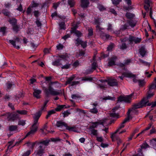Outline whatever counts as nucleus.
Segmentation results:
<instances>
[{
  "label": "nucleus",
  "mask_w": 156,
  "mask_h": 156,
  "mask_svg": "<svg viewBox=\"0 0 156 156\" xmlns=\"http://www.w3.org/2000/svg\"><path fill=\"white\" fill-rule=\"evenodd\" d=\"M55 110H52L48 111V114L46 116V119H48L51 115L55 114Z\"/></svg>",
  "instance_id": "32"
},
{
  "label": "nucleus",
  "mask_w": 156,
  "mask_h": 156,
  "mask_svg": "<svg viewBox=\"0 0 156 156\" xmlns=\"http://www.w3.org/2000/svg\"><path fill=\"white\" fill-rule=\"evenodd\" d=\"M39 5V4L38 3H37L35 2L34 1H32L30 5L32 8L36 7H38Z\"/></svg>",
  "instance_id": "42"
},
{
  "label": "nucleus",
  "mask_w": 156,
  "mask_h": 156,
  "mask_svg": "<svg viewBox=\"0 0 156 156\" xmlns=\"http://www.w3.org/2000/svg\"><path fill=\"white\" fill-rule=\"evenodd\" d=\"M59 4L60 3L59 2H58L57 3H53V8L55 10H56L58 7V6Z\"/></svg>",
  "instance_id": "59"
},
{
  "label": "nucleus",
  "mask_w": 156,
  "mask_h": 156,
  "mask_svg": "<svg viewBox=\"0 0 156 156\" xmlns=\"http://www.w3.org/2000/svg\"><path fill=\"white\" fill-rule=\"evenodd\" d=\"M105 85L103 84H97V87L100 88L101 89H104L106 88Z\"/></svg>",
  "instance_id": "56"
},
{
  "label": "nucleus",
  "mask_w": 156,
  "mask_h": 156,
  "mask_svg": "<svg viewBox=\"0 0 156 156\" xmlns=\"http://www.w3.org/2000/svg\"><path fill=\"white\" fill-rule=\"evenodd\" d=\"M50 140L48 139H46L45 140H41V141H37V144L38 145H41L43 146H47L49 144Z\"/></svg>",
  "instance_id": "16"
},
{
  "label": "nucleus",
  "mask_w": 156,
  "mask_h": 156,
  "mask_svg": "<svg viewBox=\"0 0 156 156\" xmlns=\"http://www.w3.org/2000/svg\"><path fill=\"white\" fill-rule=\"evenodd\" d=\"M17 126L16 125H12L10 126L9 127V129L10 131H13L17 130Z\"/></svg>",
  "instance_id": "38"
},
{
  "label": "nucleus",
  "mask_w": 156,
  "mask_h": 156,
  "mask_svg": "<svg viewBox=\"0 0 156 156\" xmlns=\"http://www.w3.org/2000/svg\"><path fill=\"white\" fill-rule=\"evenodd\" d=\"M97 8L101 12L105 10L106 9V8L103 5L101 4L98 5Z\"/></svg>",
  "instance_id": "33"
},
{
  "label": "nucleus",
  "mask_w": 156,
  "mask_h": 156,
  "mask_svg": "<svg viewBox=\"0 0 156 156\" xmlns=\"http://www.w3.org/2000/svg\"><path fill=\"white\" fill-rule=\"evenodd\" d=\"M102 38H104V37L107 39H108L111 37L109 34H106L104 33H103L101 36Z\"/></svg>",
  "instance_id": "60"
},
{
  "label": "nucleus",
  "mask_w": 156,
  "mask_h": 156,
  "mask_svg": "<svg viewBox=\"0 0 156 156\" xmlns=\"http://www.w3.org/2000/svg\"><path fill=\"white\" fill-rule=\"evenodd\" d=\"M9 22L12 25L13 30L17 32L19 30V27L17 25L16 20H9Z\"/></svg>",
  "instance_id": "13"
},
{
  "label": "nucleus",
  "mask_w": 156,
  "mask_h": 156,
  "mask_svg": "<svg viewBox=\"0 0 156 156\" xmlns=\"http://www.w3.org/2000/svg\"><path fill=\"white\" fill-rule=\"evenodd\" d=\"M71 64L69 63H67L66 64L61 67V68L62 69H67L70 68Z\"/></svg>",
  "instance_id": "50"
},
{
  "label": "nucleus",
  "mask_w": 156,
  "mask_h": 156,
  "mask_svg": "<svg viewBox=\"0 0 156 156\" xmlns=\"http://www.w3.org/2000/svg\"><path fill=\"white\" fill-rule=\"evenodd\" d=\"M58 57L62 58L63 59H66L67 57V55L66 54L60 55L58 56Z\"/></svg>",
  "instance_id": "64"
},
{
  "label": "nucleus",
  "mask_w": 156,
  "mask_h": 156,
  "mask_svg": "<svg viewBox=\"0 0 156 156\" xmlns=\"http://www.w3.org/2000/svg\"><path fill=\"white\" fill-rule=\"evenodd\" d=\"M33 95L37 99L41 98L40 94L41 93V91L40 90L34 89Z\"/></svg>",
  "instance_id": "18"
},
{
  "label": "nucleus",
  "mask_w": 156,
  "mask_h": 156,
  "mask_svg": "<svg viewBox=\"0 0 156 156\" xmlns=\"http://www.w3.org/2000/svg\"><path fill=\"white\" fill-rule=\"evenodd\" d=\"M48 100H47L44 102L43 105L42 106L41 108V110L42 111H46L47 107V104L48 102Z\"/></svg>",
  "instance_id": "31"
},
{
  "label": "nucleus",
  "mask_w": 156,
  "mask_h": 156,
  "mask_svg": "<svg viewBox=\"0 0 156 156\" xmlns=\"http://www.w3.org/2000/svg\"><path fill=\"white\" fill-rule=\"evenodd\" d=\"M59 27L61 29H65V24L64 22H61L59 24Z\"/></svg>",
  "instance_id": "62"
},
{
  "label": "nucleus",
  "mask_w": 156,
  "mask_h": 156,
  "mask_svg": "<svg viewBox=\"0 0 156 156\" xmlns=\"http://www.w3.org/2000/svg\"><path fill=\"white\" fill-rule=\"evenodd\" d=\"M64 105H59L55 108V111H60L65 106Z\"/></svg>",
  "instance_id": "51"
},
{
  "label": "nucleus",
  "mask_w": 156,
  "mask_h": 156,
  "mask_svg": "<svg viewBox=\"0 0 156 156\" xmlns=\"http://www.w3.org/2000/svg\"><path fill=\"white\" fill-rule=\"evenodd\" d=\"M71 97L73 99H76L77 98H80L81 96L79 94H74L72 95Z\"/></svg>",
  "instance_id": "61"
},
{
  "label": "nucleus",
  "mask_w": 156,
  "mask_h": 156,
  "mask_svg": "<svg viewBox=\"0 0 156 156\" xmlns=\"http://www.w3.org/2000/svg\"><path fill=\"white\" fill-rule=\"evenodd\" d=\"M129 27V26L127 23H126L125 24L122 26L120 30L122 31L124 30L128 29Z\"/></svg>",
  "instance_id": "43"
},
{
  "label": "nucleus",
  "mask_w": 156,
  "mask_h": 156,
  "mask_svg": "<svg viewBox=\"0 0 156 156\" xmlns=\"http://www.w3.org/2000/svg\"><path fill=\"white\" fill-rule=\"evenodd\" d=\"M33 13L34 15L36 18V20H38V18L41 15L40 12L38 10H35L33 12Z\"/></svg>",
  "instance_id": "35"
},
{
  "label": "nucleus",
  "mask_w": 156,
  "mask_h": 156,
  "mask_svg": "<svg viewBox=\"0 0 156 156\" xmlns=\"http://www.w3.org/2000/svg\"><path fill=\"white\" fill-rule=\"evenodd\" d=\"M51 17L52 18L55 17L61 20H67V17L65 15L58 13L57 12L53 13L51 15Z\"/></svg>",
  "instance_id": "12"
},
{
  "label": "nucleus",
  "mask_w": 156,
  "mask_h": 156,
  "mask_svg": "<svg viewBox=\"0 0 156 156\" xmlns=\"http://www.w3.org/2000/svg\"><path fill=\"white\" fill-rule=\"evenodd\" d=\"M154 81H155L154 83L151 84L149 87V90H150L156 88V78H154Z\"/></svg>",
  "instance_id": "40"
},
{
  "label": "nucleus",
  "mask_w": 156,
  "mask_h": 156,
  "mask_svg": "<svg viewBox=\"0 0 156 156\" xmlns=\"http://www.w3.org/2000/svg\"><path fill=\"white\" fill-rule=\"evenodd\" d=\"M31 8H32L30 5L27 8V10L26 12L27 14V15H30L31 14L32 11V9H31Z\"/></svg>",
  "instance_id": "52"
},
{
  "label": "nucleus",
  "mask_w": 156,
  "mask_h": 156,
  "mask_svg": "<svg viewBox=\"0 0 156 156\" xmlns=\"http://www.w3.org/2000/svg\"><path fill=\"white\" fill-rule=\"evenodd\" d=\"M81 5L83 8H87L90 2L89 0H81Z\"/></svg>",
  "instance_id": "20"
},
{
  "label": "nucleus",
  "mask_w": 156,
  "mask_h": 156,
  "mask_svg": "<svg viewBox=\"0 0 156 156\" xmlns=\"http://www.w3.org/2000/svg\"><path fill=\"white\" fill-rule=\"evenodd\" d=\"M127 46L126 44L125 43H123L122 45L120 46V48L122 50H124L127 48Z\"/></svg>",
  "instance_id": "57"
},
{
  "label": "nucleus",
  "mask_w": 156,
  "mask_h": 156,
  "mask_svg": "<svg viewBox=\"0 0 156 156\" xmlns=\"http://www.w3.org/2000/svg\"><path fill=\"white\" fill-rule=\"evenodd\" d=\"M116 110V108H113L112 109V111L113 112H110L109 113V115H110V117L114 118H118V115L115 113L114 112Z\"/></svg>",
  "instance_id": "25"
},
{
  "label": "nucleus",
  "mask_w": 156,
  "mask_h": 156,
  "mask_svg": "<svg viewBox=\"0 0 156 156\" xmlns=\"http://www.w3.org/2000/svg\"><path fill=\"white\" fill-rule=\"evenodd\" d=\"M75 44L76 45L78 46L81 44V41H82V40L80 39L79 38H77L75 40Z\"/></svg>",
  "instance_id": "54"
},
{
  "label": "nucleus",
  "mask_w": 156,
  "mask_h": 156,
  "mask_svg": "<svg viewBox=\"0 0 156 156\" xmlns=\"http://www.w3.org/2000/svg\"><path fill=\"white\" fill-rule=\"evenodd\" d=\"M6 28L5 27H2L0 28V32H2L3 35H5V30Z\"/></svg>",
  "instance_id": "58"
},
{
  "label": "nucleus",
  "mask_w": 156,
  "mask_h": 156,
  "mask_svg": "<svg viewBox=\"0 0 156 156\" xmlns=\"http://www.w3.org/2000/svg\"><path fill=\"white\" fill-rule=\"evenodd\" d=\"M137 22L136 20H128L127 23L128 25L133 27L136 25Z\"/></svg>",
  "instance_id": "22"
},
{
  "label": "nucleus",
  "mask_w": 156,
  "mask_h": 156,
  "mask_svg": "<svg viewBox=\"0 0 156 156\" xmlns=\"http://www.w3.org/2000/svg\"><path fill=\"white\" fill-rule=\"evenodd\" d=\"M138 83L140 87H143L145 85L146 82L144 80H139Z\"/></svg>",
  "instance_id": "39"
},
{
  "label": "nucleus",
  "mask_w": 156,
  "mask_h": 156,
  "mask_svg": "<svg viewBox=\"0 0 156 156\" xmlns=\"http://www.w3.org/2000/svg\"><path fill=\"white\" fill-rule=\"evenodd\" d=\"M112 4L115 5L119 4L120 2L122 1V0H111Z\"/></svg>",
  "instance_id": "48"
},
{
  "label": "nucleus",
  "mask_w": 156,
  "mask_h": 156,
  "mask_svg": "<svg viewBox=\"0 0 156 156\" xmlns=\"http://www.w3.org/2000/svg\"><path fill=\"white\" fill-rule=\"evenodd\" d=\"M75 76L74 75H73L71 76L69 78L67 81L66 82V84H70L72 82V81L75 78Z\"/></svg>",
  "instance_id": "30"
},
{
  "label": "nucleus",
  "mask_w": 156,
  "mask_h": 156,
  "mask_svg": "<svg viewBox=\"0 0 156 156\" xmlns=\"http://www.w3.org/2000/svg\"><path fill=\"white\" fill-rule=\"evenodd\" d=\"M66 129L69 131H73L75 132H77V128L75 126H68L67 125L66 127Z\"/></svg>",
  "instance_id": "21"
},
{
  "label": "nucleus",
  "mask_w": 156,
  "mask_h": 156,
  "mask_svg": "<svg viewBox=\"0 0 156 156\" xmlns=\"http://www.w3.org/2000/svg\"><path fill=\"white\" fill-rule=\"evenodd\" d=\"M67 124L64 122H63L62 121L60 120L58 121L57 122L56 126L58 127H62L64 126L66 127Z\"/></svg>",
  "instance_id": "23"
},
{
  "label": "nucleus",
  "mask_w": 156,
  "mask_h": 156,
  "mask_svg": "<svg viewBox=\"0 0 156 156\" xmlns=\"http://www.w3.org/2000/svg\"><path fill=\"white\" fill-rule=\"evenodd\" d=\"M114 46V44L113 43H111L107 47V51H111Z\"/></svg>",
  "instance_id": "55"
},
{
  "label": "nucleus",
  "mask_w": 156,
  "mask_h": 156,
  "mask_svg": "<svg viewBox=\"0 0 156 156\" xmlns=\"http://www.w3.org/2000/svg\"><path fill=\"white\" fill-rule=\"evenodd\" d=\"M61 61V59H58V60H55L52 62V64L54 66H62V64L60 62Z\"/></svg>",
  "instance_id": "28"
},
{
  "label": "nucleus",
  "mask_w": 156,
  "mask_h": 156,
  "mask_svg": "<svg viewBox=\"0 0 156 156\" xmlns=\"http://www.w3.org/2000/svg\"><path fill=\"white\" fill-rule=\"evenodd\" d=\"M37 141L34 142H29L26 143V144L28 147L33 149L34 147L36 144H37Z\"/></svg>",
  "instance_id": "26"
},
{
  "label": "nucleus",
  "mask_w": 156,
  "mask_h": 156,
  "mask_svg": "<svg viewBox=\"0 0 156 156\" xmlns=\"http://www.w3.org/2000/svg\"><path fill=\"white\" fill-rule=\"evenodd\" d=\"M148 101L149 100H147V98H143L140 102L134 104L133 106L132 109L135 110L146 106Z\"/></svg>",
  "instance_id": "4"
},
{
  "label": "nucleus",
  "mask_w": 156,
  "mask_h": 156,
  "mask_svg": "<svg viewBox=\"0 0 156 156\" xmlns=\"http://www.w3.org/2000/svg\"><path fill=\"white\" fill-rule=\"evenodd\" d=\"M122 75L126 77L133 78V81L135 83H138V82L139 80L136 78V76L135 75L129 73H124Z\"/></svg>",
  "instance_id": "11"
},
{
  "label": "nucleus",
  "mask_w": 156,
  "mask_h": 156,
  "mask_svg": "<svg viewBox=\"0 0 156 156\" xmlns=\"http://www.w3.org/2000/svg\"><path fill=\"white\" fill-rule=\"evenodd\" d=\"M139 52L142 57H144V56L146 53V51L144 46H142L141 48L140 49Z\"/></svg>",
  "instance_id": "24"
},
{
  "label": "nucleus",
  "mask_w": 156,
  "mask_h": 156,
  "mask_svg": "<svg viewBox=\"0 0 156 156\" xmlns=\"http://www.w3.org/2000/svg\"><path fill=\"white\" fill-rule=\"evenodd\" d=\"M75 3L74 0H68V3L70 7H73L75 5Z\"/></svg>",
  "instance_id": "34"
},
{
  "label": "nucleus",
  "mask_w": 156,
  "mask_h": 156,
  "mask_svg": "<svg viewBox=\"0 0 156 156\" xmlns=\"http://www.w3.org/2000/svg\"><path fill=\"white\" fill-rule=\"evenodd\" d=\"M117 58L116 56H114L109 59L108 66H111L115 65V61Z\"/></svg>",
  "instance_id": "19"
},
{
  "label": "nucleus",
  "mask_w": 156,
  "mask_h": 156,
  "mask_svg": "<svg viewBox=\"0 0 156 156\" xmlns=\"http://www.w3.org/2000/svg\"><path fill=\"white\" fill-rule=\"evenodd\" d=\"M45 147L41 145H39L38 150L35 152L36 155H41L44 153Z\"/></svg>",
  "instance_id": "14"
},
{
  "label": "nucleus",
  "mask_w": 156,
  "mask_h": 156,
  "mask_svg": "<svg viewBox=\"0 0 156 156\" xmlns=\"http://www.w3.org/2000/svg\"><path fill=\"white\" fill-rule=\"evenodd\" d=\"M88 37L91 36L93 35V29L91 27L89 28L88 30Z\"/></svg>",
  "instance_id": "49"
},
{
  "label": "nucleus",
  "mask_w": 156,
  "mask_h": 156,
  "mask_svg": "<svg viewBox=\"0 0 156 156\" xmlns=\"http://www.w3.org/2000/svg\"><path fill=\"white\" fill-rule=\"evenodd\" d=\"M7 119L9 121H14L20 119V115L18 114L14 113H7Z\"/></svg>",
  "instance_id": "7"
},
{
  "label": "nucleus",
  "mask_w": 156,
  "mask_h": 156,
  "mask_svg": "<svg viewBox=\"0 0 156 156\" xmlns=\"http://www.w3.org/2000/svg\"><path fill=\"white\" fill-rule=\"evenodd\" d=\"M112 139L113 141H115L116 140L117 141V143L118 147L119 145L122 142H121V140L120 139V138L119 137H118L116 135L115 138V139H113V140L112 138Z\"/></svg>",
  "instance_id": "45"
},
{
  "label": "nucleus",
  "mask_w": 156,
  "mask_h": 156,
  "mask_svg": "<svg viewBox=\"0 0 156 156\" xmlns=\"http://www.w3.org/2000/svg\"><path fill=\"white\" fill-rule=\"evenodd\" d=\"M45 82L41 83V85L46 94L48 96L49 94L53 96H56L60 94H62L64 93V90H55L51 86H49L48 88H46L43 85Z\"/></svg>",
  "instance_id": "1"
},
{
  "label": "nucleus",
  "mask_w": 156,
  "mask_h": 156,
  "mask_svg": "<svg viewBox=\"0 0 156 156\" xmlns=\"http://www.w3.org/2000/svg\"><path fill=\"white\" fill-rule=\"evenodd\" d=\"M80 23L79 22H77L76 24L73 23L72 24L73 27L71 28V30L70 31L71 33H74L78 37H81L82 35V34L79 31L76 30V29L78 27V25Z\"/></svg>",
  "instance_id": "6"
},
{
  "label": "nucleus",
  "mask_w": 156,
  "mask_h": 156,
  "mask_svg": "<svg viewBox=\"0 0 156 156\" xmlns=\"http://www.w3.org/2000/svg\"><path fill=\"white\" fill-rule=\"evenodd\" d=\"M93 80V78L91 77L86 76L82 78V80L84 81H91Z\"/></svg>",
  "instance_id": "41"
},
{
  "label": "nucleus",
  "mask_w": 156,
  "mask_h": 156,
  "mask_svg": "<svg viewBox=\"0 0 156 156\" xmlns=\"http://www.w3.org/2000/svg\"><path fill=\"white\" fill-rule=\"evenodd\" d=\"M90 132V134L97 136L98 135V132L97 130L95 129H89Z\"/></svg>",
  "instance_id": "29"
},
{
  "label": "nucleus",
  "mask_w": 156,
  "mask_h": 156,
  "mask_svg": "<svg viewBox=\"0 0 156 156\" xmlns=\"http://www.w3.org/2000/svg\"><path fill=\"white\" fill-rule=\"evenodd\" d=\"M2 13H3L4 16L9 17L10 16L11 13L10 12L8 11L6 9H3L2 11Z\"/></svg>",
  "instance_id": "27"
},
{
  "label": "nucleus",
  "mask_w": 156,
  "mask_h": 156,
  "mask_svg": "<svg viewBox=\"0 0 156 156\" xmlns=\"http://www.w3.org/2000/svg\"><path fill=\"white\" fill-rule=\"evenodd\" d=\"M41 114V111H39L34 114V116L33 117L34 119V122L35 123H38V120Z\"/></svg>",
  "instance_id": "17"
},
{
  "label": "nucleus",
  "mask_w": 156,
  "mask_h": 156,
  "mask_svg": "<svg viewBox=\"0 0 156 156\" xmlns=\"http://www.w3.org/2000/svg\"><path fill=\"white\" fill-rule=\"evenodd\" d=\"M16 112L22 115H26L27 113V111L25 110H17Z\"/></svg>",
  "instance_id": "37"
},
{
  "label": "nucleus",
  "mask_w": 156,
  "mask_h": 156,
  "mask_svg": "<svg viewBox=\"0 0 156 156\" xmlns=\"http://www.w3.org/2000/svg\"><path fill=\"white\" fill-rule=\"evenodd\" d=\"M98 65L96 62H93L91 65V68L90 69L87 70V74H89L92 73L93 71L95 70L97 68H98Z\"/></svg>",
  "instance_id": "15"
},
{
  "label": "nucleus",
  "mask_w": 156,
  "mask_h": 156,
  "mask_svg": "<svg viewBox=\"0 0 156 156\" xmlns=\"http://www.w3.org/2000/svg\"><path fill=\"white\" fill-rule=\"evenodd\" d=\"M50 3V1L49 0H47L44 2L42 5V8H44L45 7H48L49 6Z\"/></svg>",
  "instance_id": "47"
},
{
  "label": "nucleus",
  "mask_w": 156,
  "mask_h": 156,
  "mask_svg": "<svg viewBox=\"0 0 156 156\" xmlns=\"http://www.w3.org/2000/svg\"><path fill=\"white\" fill-rule=\"evenodd\" d=\"M135 37L129 35L128 39L129 41L130 44H132L133 42H134Z\"/></svg>",
  "instance_id": "44"
},
{
  "label": "nucleus",
  "mask_w": 156,
  "mask_h": 156,
  "mask_svg": "<svg viewBox=\"0 0 156 156\" xmlns=\"http://www.w3.org/2000/svg\"><path fill=\"white\" fill-rule=\"evenodd\" d=\"M90 111L91 113L95 114H97L98 112V110L96 108L90 109Z\"/></svg>",
  "instance_id": "53"
},
{
  "label": "nucleus",
  "mask_w": 156,
  "mask_h": 156,
  "mask_svg": "<svg viewBox=\"0 0 156 156\" xmlns=\"http://www.w3.org/2000/svg\"><path fill=\"white\" fill-rule=\"evenodd\" d=\"M134 93H132L128 95H126L125 96H119L117 100L118 102H122L124 101L126 103H130L132 99L134 98L133 97L134 96Z\"/></svg>",
  "instance_id": "3"
},
{
  "label": "nucleus",
  "mask_w": 156,
  "mask_h": 156,
  "mask_svg": "<svg viewBox=\"0 0 156 156\" xmlns=\"http://www.w3.org/2000/svg\"><path fill=\"white\" fill-rule=\"evenodd\" d=\"M115 97H112L111 96H108L106 97L103 98V100H111L112 101H115Z\"/></svg>",
  "instance_id": "46"
},
{
  "label": "nucleus",
  "mask_w": 156,
  "mask_h": 156,
  "mask_svg": "<svg viewBox=\"0 0 156 156\" xmlns=\"http://www.w3.org/2000/svg\"><path fill=\"white\" fill-rule=\"evenodd\" d=\"M108 84L110 86H117L118 85V81L112 77L108 78Z\"/></svg>",
  "instance_id": "9"
},
{
  "label": "nucleus",
  "mask_w": 156,
  "mask_h": 156,
  "mask_svg": "<svg viewBox=\"0 0 156 156\" xmlns=\"http://www.w3.org/2000/svg\"><path fill=\"white\" fill-rule=\"evenodd\" d=\"M80 45L83 48H85L87 46V42L82 41Z\"/></svg>",
  "instance_id": "63"
},
{
  "label": "nucleus",
  "mask_w": 156,
  "mask_h": 156,
  "mask_svg": "<svg viewBox=\"0 0 156 156\" xmlns=\"http://www.w3.org/2000/svg\"><path fill=\"white\" fill-rule=\"evenodd\" d=\"M129 120L128 118H125L124 121L122 122L121 124L119 126V127L116 130V131L113 133L111 136V138L113 140L116 137V134L122 128H123L125 125L124 124L126 123L127 121Z\"/></svg>",
  "instance_id": "8"
},
{
  "label": "nucleus",
  "mask_w": 156,
  "mask_h": 156,
  "mask_svg": "<svg viewBox=\"0 0 156 156\" xmlns=\"http://www.w3.org/2000/svg\"><path fill=\"white\" fill-rule=\"evenodd\" d=\"M20 39L19 37H16L15 38H14V40H8L9 41V43L11 44L13 47L15 48H16V49H18L20 48V47L18 45H16V43H19L20 42Z\"/></svg>",
  "instance_id": "10"
},
{
  "label": "nucleus",
  "mask_w": 156,
  "mask_h": 156,
  "mask_svg": "<svg viewBox=\"0 0 156 156\" xmlns=\"http://www.w3.org/2000/svg\"><path fill=\"white\" fill-rule=\"evenodd\" d=\"M38 125V123H35L34 122V124L31 128L30 131L27 133V134L26 135V136L23 139L20 140L18 142H16V143L15 145L12 146L11 145V144L12 143V142H10V143H11V144H10L9 145V146H8V148H12L15 145H18V144L22 142V140L26 138L29 135H30V134H34V133H35L37 130Z\"/></svg>",
  "instance_id": "2"
},
{
  "label": "nucleus",
  "mask_w": 156,
  "mask_h": 156,
  "mask_svg": "<svg viewBox=\"0 0 156 156\" xmlns=\"http://www.w3.org/2000/svg\"><path fill=\"white\" fill-rule=\"evenodd\" d=\"M126 15L127 18L129 19L130 20H131V19L133 18L134 16V14L130 12L126 13Z\"/></svg>",
  "instance_id": "36"
},
{
  "label": "nucleus",
  "mask_w": 156,
  "mask_h": 156,
  "mask_svg": "<svg viewBox=\"0 0 156 156\" xmlns=\"http://www.w3.org/2000/svg\"><path fill=\"white\" fill-rule=\"evenodd\" d=\"M108 119L104 118L101 120H98L97 122H92L91 125L89 126V129H94L97 128L99 125H101L104 126L105 123H107Z\"/></svg>",
  "instance_id": "5"
}]
</instances>
